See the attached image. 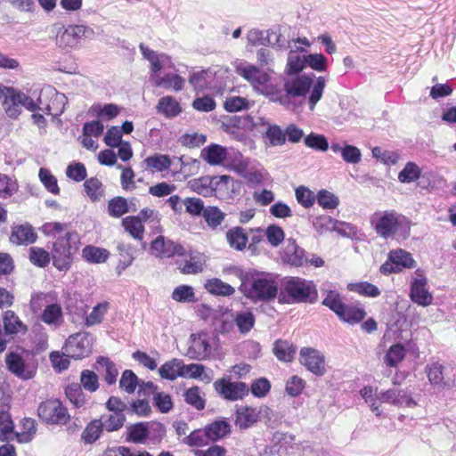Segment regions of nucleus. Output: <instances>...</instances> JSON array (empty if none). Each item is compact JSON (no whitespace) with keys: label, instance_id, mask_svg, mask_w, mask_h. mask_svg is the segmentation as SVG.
Returning a JSON list of instances; mask_svg holds the SVG:
<instances>
[{"label":"nucleus","instance_id":"obj_35","mask_svg":"<svg viewBox=\"0 0 456 456\" xmlns=\"http://www.w3.org/2000/svg\"><path fill=\"white\" fill-rule=\"evenodd\" d=\"M183 361L177 358H173L166 362L159 369V376L167 380H175L178 377H182L183 373Z\"/></svg>","mask_w":456,"mask_h":456},{"label":"nucleus","instance_id":"obj_17","mask_svg":"<svg viewBox=\"0 0 456 456\" xmlns=\"http://www.w3.org/2000/svg\"><path fill=\"white\" fill-rule=\"evenodd\" d=\"M299 362L307 370L318 377L323 376L327 371L325 356L315 348H301L299 352Z\"/></svg>","mask_w":456,"mask_h":456},{"label":"nucleus","instance_id":"obj_53","mask_svg":"<svg viewBox=\"0 0 456 456\" xmlns=\"http://www.w3.org/2000/svg\"><path fill=\"white\" fill-rule=\"evenodd\" d=\"M14 425L10 414L6 411L0 412V440L9 442L13 439Z\"/></svg>","mask_w":456,"mask_h":456},{"label":"nucleus","instance_id":"obj_27","mask_svg":"<svg viewBox=\"0 0 456 456\" xmlns=\"http://www.w3.org/2000/svg\"><path fill=\"white\" fill-rule=\"evenodd\" d=\"M285 261L296 267L303 266L308 263L305 250L299 247L295 240H289L284 252Z\"/></svg>","mask_w":456,"mask_h":456},{"label":"nucleus","instance_id":"obj_41","mask_svg":"<svg viewBox=\"0 0 456 456\" xmlns=\"http://www.w3.org/2000/svg\"><path fill=\"white\" fill-rule=\"evenodd\" d=\"M65 395L73 407L78 409L86 405V399L78 383H71L65 387Z\"/></svg>","mask_w":456,"mask_h":456},{"label":"nucleus","instance_id":"obj_9","mask_svg":"<svg viewBox=\"0 0 456 456\" xmlns=\"http://www.w3.org/2000/svg\"><path fill=\"white\" fill-rule=\"evenodd\" d=\"M215 392L224 400L235 402L249 394V387L241 381H233L232 376L217 379L213 383Z\"/></svg>","mask_w":456,"mask_h":456},{"label":"nucleus","instance_id":"obj_45","mask_svg":"<svg viewBox=\"0 0 456 456\" xmlns=\"http://www.w3.org/2000/svg\"><path fill=\"white\" fill-rule=\"evenodd\" d=\"M146 167L151 172H163L171 166V159L167 155L154 154L144 159Z\"/></svg>","mask_w":456,"mask_h":456},{"label":"nucleus","instance_id":"obj_12","mask_svg":"<svg viewBox=\"0 0 456 456\" xmlns=\"http://www.w3.org/2000/svg\"><path fill=\"white\" fill-rule=\"evenodd\" d=\"M417 263L412 255L403 249H392L389 251L387 260L381 265L379 271L382 274L388 275L391 273H401L404 269H412Z\"/></svg>","mask_w":456,"mask_h":456},{"label":"nucleus","instance_id":"obj_51","mask_svg":"<svg viewBox=\"0 0 456 456\" xmlns=\"http://www.w3.org/2000/svg\"><path fill=\"white\" fill-rule=\"evenodd\" d=\"M406 350L401 344H395L389 347L386 355L385 362L389 367H397L403 361Z\"/></svg>","mask_w":456,"mask_h":456},{"label":"nucleus","instance_id":"obj_36","mask_svg":"<svg viewBox=\"0 0 456 456\" xmlns=\"http://www.w3.org/2000/svg\"><path fill=\"white\" fill-rule=\"evenodd\" d=\"M184 401L197 411H202L206 407L207 400L205 394L202 393L199 386H192L185 390L183 394Z\"/></svg>","mask_w":456,"mask_h":456},{"label":"nucleus","instance_id":"obj_8","mask_svg":"<svg viewBox=\"0 0 456 456\" xmlns=\"http://www.w3.org/2000/svg\"><path fill=\"white\" fill-rule=\"evenodd\" d=\"M240 291L253 301L268 302L274 299L278 294V284L275 279L265 275L254 278L250 287L241 284Z\"/></svg>","mask_w":456,"mask_h":456},{"label":"nucleus","instance_id":"obj_2","mask_svg":"<svg viewBox=\"0 0 456 456\" xmlns=\"http://www.w3.org/2000/svg\"><path fill=\"white\" fill-rule=\"evenodd\" d=\"M322 305L331 310L341 322L351 325L361 323L367 315V312L360 303L346 304L341 294L333 289L326 292Z\"/></svg>","mask_w":456,"mask_h":456},{"label":"nucleus","instance_id":"obj_13","mask_svg":"<svg viewBox=\"0 0 456 456\" xmlns=\"http://www.w3.org/2000/svg\"><path fill=\"white\" fill-rule=\"evenodd\" d=\"M232 178L230 175H220L215 177L201 176L200 178L192 179L188 183L190 189L203 196H210L213 192H216L223 187L227 189Z\"/></svg>","mask_w":456,"mask_h":456},{"label":"nucleus","instance_id":"obj_24","mask_svg":"<svg viewBox=\"0 0 456 456\" xmlns=\"http://www.w3.org/2000/svg\"><path fill=\"white\" fill-rule=\"evenodd\" d=\"M227 155V149L216 143H211L200 151V158L210 166L223 165Z\"/></svg>","mask_w":456,"mask_h":456},{"label":"nucleus","instance_id":"obj_58","mask_svg":"<svg viewBox=\"0 0 456 456\" xmlns=\"http://www.w3.org/2000/svg\"><path fill=\"white\" fill-rule=\"evenodd\" d=\"M39 178L45 189L53 195H58L61 191L56 177L46 168H40Z\"/></svg>","mask_w":456,"mask_h":456},{"label":"nucleus","instance_id":"obj_37","mask_svg":"<svg viewBox=\"0 0 456 456\" xmlns=\"http://www.w3.org/2000/svg\"><path fill=\"white\" fill-rule=\"evenodd\" d=\"M121 224L125 231L135 240H142L144 235V226L141 219L135 216H128L122 219Z\"/></svg>","mask_w":456,"mask_h":456},{"label":"nucleus","instance_id":"obj_39","mask_svg":"<svg viewBox=\"0 0 456 456\" xmlns=\"http://www.w3.org/2000/svg\"><path fill=\"white\" fill-rule=\"evenodd\" d=\"M84 190L93 202H97L104 196V187L97 177H90L84 182Z\"/></svg>","mask_w":456,"mask_h":456},{"label":"nucleus","instance_id":"obj_19","mask_svg":"<svg viewBox=\"0 0 456 456\" xmlns=\"http://www.w3.org/2000/svg\"><path fill=\"white\" fill-rule=\"evenodd\" d=\"M150 428L156 430L160 437L166 433L164 425L159 422H152L151 424L148 422H139L127 428L126 440L135 444H143L149 436Z\"/></svg>","mask_w":456,"mask_h":456},{"label":"nucleus","instance_id":"obj_21","mask_svg":"<svg viewBox=\"0 0 456 456\" xmlns=\"http://www.w3.org/2000/svg\"><path fill=\"white\" fill-rule=\"evenodd\" d=\"M380 403H387L396 406L413 407L416 402L411 398V395L403 389H388L382 391L378 395Z\"/></svg>","mask_w":456,"mask_h":456},{"label":"nucleus","instance_id":"obj_7","mask_svg":"<svg viewBox=\"0 0 456 456\" xmlns=\"http://www.w3.org/2000/svg\"><path fill=\"white\" fill-rule=\"evenodd\" d=\"M0 99L6 115L17 118L22 112V108L28 111L37 110V104L25 93L13 87L5 86L0 83Z\"/></svg>","mask_w":456,"mask_h":456},{"label":"nucleus","instance_id":"obj_60","mask_svg":"<svg viewBox=\"0 0 456 456\" xmlns=\"http://www.w3.org/2000/svg\"><path fill=\"white\" fill-rule=\"evenodd\" d=\"M338 224V220L327 215L319 216L313 222L314 229L321 234L328 231L336 230Z\"/></svg>","mask_w":456,"mask_h":456},{"label":"nucleus","instance_id":"obj_38","mask_svg":"<svg viewBox=\"0 0 456 456\" xmlns=\"http://www.w3.org/2000/svg\"><path fill=\"white\" fill-rule=\"evenodd\" d=\"M185 80L179 75L174 73L166 74L163 77H158L154 85L165 89H173L175 92L183 90L184 87Z\"/></svg>","mask_w":456,"mask_h":456},{"label":"nucleus","instance_id":"obj_22","mask_svg":"<svg viewBox=\"0 0 456 456\" xmlns=\"http://www.w3.org/2000/svg\"><path fill=\"white\" fill-rule=\"evenodd\" d=\"M10 242L17 246H28L37 240V233L31 224H18L12 227Z\"/></svg>","mask_w":456,"mask_h":456},{"label":"nucleus","instance_id":"obj_50","mask_svg":"<svg viewBox=\"0 0 456 456\" xmlns=\"http://www.w3.org/2000/svg\"><path fill=\"white\" fill-rule=\"evenodd\" d=\"M171 297L173 300L179 303H196L198 301L194 289L190 285L177 286L173 290Z\"/></svg>","mask_w":456,"mask_h":456},{"label":"nucleus","instance_id":"obj_54","mask_svg":"<svg viewBox=\"0 0 456 456\" xmlns=\"http://www.w3.org/2000/svg\"><path fill=\"white\" fill-rule=\"evenodd\" d=\"M205 266L206 260L203 256H191L179 270L183 274H198L204 271Z\"/></svg>","mask_w":456,"mask_h":456},{"label":"nucleus","instance_id":"obj_16","mask_svg":"<svg viewBox=\"0 0 456 456\" xmlns=\"http://www.w3.org/2000/svg\"><path fill=\"white\" fill-rule=\"evenodd\" d=\"M4 362L7 370L22 380L31 379L37 373V367L27 362L18 353L10 352L6 354Z\"/></svg>","mask_w":456,"mask_h":456},{"label":"nucleus","instance_id":"obj_31","mask_svg":"<svg viewBox=\"0 0 456 456\" xmlns=\"http://www.w3.org/2000/svg\"><path fill=\"white\" fill-rule=\"evenodd\" d=\"M226 240L230 248L237 251H242L246 248L248 236L245 230L240 226H235L226 232Z\"/></svg>","mask_w":456,"mask_h":456},{"label":"nucleus","instance_id":"obj_47","mask_svg":"<svg viewBox=\"0 0 456 456\" xmlns=\"http://www.w3.org/2000/svg\"><path fill=\"white\" fill-rule=\"evenodd\" d=\"M209 344L201 336L194 337L189 346L188 354L191 358L202 359L209 353Z\"/></svg>","mask_w":456,"mask_h":456},{"label":"nucleus","instance_id":"obj_56","mask_svg":"<svg viewBox=\"0 0 456 456\" xmlns=\"http://www.w3.org/2000/svg\"><path fill=\"white\" fill-rule=\"evenodd\" d=\"M29 260L34 265L45 267L51 260L50 253L43 248L31 247L29 248Z\"/></svg>","mask_w":456,"mask_h":456},{"label":"nucleus","instance_id":"obj_20","mask_svg":"<svg viewBox=\"0 0 456 456\" xmlns=\"http://www.w3.org/2000/svg\"><path fill=\"white\" fill-rule=\"evenodd\" d=\"M64 349L71 358L81 359L88 355L91 346L88 338L77 333L68 338Z\"/></svg>","mask_w":456,"mask_h":456},{"label":"nucleus","instance_id":"obj_23","mask_svg":"<svg viewBox=\"0 0 456 456\" xmlns=\"http://www.w3.org/2000/svg\"><path fill=\"white\" fill-rule=\"evenodd\" d=\"M3 327L4 335L9 336L24 335L28 331V326L12 310H7L3 314Z\"/></svg>","mask_w":456,"mask_h":456},{"label":"nucleus","instance_id":"obj_49","mask_svg":"<svg viewBox=\"0 0 456 456\" xmlns=\"http://www.w3.org/2000/svg\"><path fill=\"white\" fill-rule=\"evenodd\" d=\"M110 308V303L101 302L93 307L91 313L86 317L85 324L88 327L100 324Z\"/></svg>","mask_w":456,"mask_h":456},{"label":"nucleus","instance_id":"obj_14","mask_svg":"<svg viewBox=\"0 0 456 456\" xmlns=\"http://www.w3.org/2000/svg\"><path fill=\"white\" fill-rule=\"evenodd\" d=\"M416 278L411 281L410 299L418 305L427 307L432 305L434 297L428 289V279L422 269L415 271Z\"/></svg>","mask_w":456,"mask_h":456},{"label":"nucleus","instance_id":"obj_34","mask_svg":"<svg viewBox=\"0 0 456 456\" xmlns=\"http://www.w3.org/2000/svg\"><path fill=\"white\" fill-rule=\"evenodd\" d=\"M110 251L94 245H86L82 249V257L89 264H102L110 257Z\"/></svg>","mask_w":456,"mask_h":456},{"label":"nucleus","instance_id":"obj_18","mask_svg":"<svg viewBox=\"0 0 456 456\" xmlns=\"http://www.w3.org/2000/svg\"><path fill=\"white\" fill-rule=\"evenodd\" d=\"M151 253L159 258H169L174 256H182L185 254L184 248L171 240H167L163 235L158 236L151 242Z\"/></svg>","mask_w":456,"mask_h":456},{"label":"nucleus","instance_id":"obj_44","mask_svg":"<svg viewBox=\"0 0 456 456\" xmlns=\"http://www.w3.org/2000/svg\"><path fill=\"white\" fill-rule=\"evenodd\" d=\"M101 419H93L86 426L81 434V439L85 444H94L97 441L103 430Z\"/></svg>","mask_w":456,"mask_h":456},{"label":"nucleus","instance_id":"obj_42","mask_svg":"<svg viewBox=\"0 0 456 456\" xmlns=\"http://www.w3.org/2000/svg\"><path fill=\"white\" fill-rule=\"evenodd\" d=\"M107 210L110 216L119 218L130 211L127 200L121 196H116L108 201Z\"/></svg>","mask_w":456,"mask_h":456},{"label":"nucleus","instance_id":"obj_57","mask_svg":"<svg viewBox=\"0 0 456 456\" xmlns=\"http://www.w3.org/2000/svg\"><path fill=\"white\" fill-rule=\"evenodd\" d=\"M81 387L90 393L95 392L99 388V378L98 375L90 370H84L80 375Z\"/></svg>","mask_w":456,"mask_h":456},{"label":"nucleus","instance_id":"obj_30","mask_svg":"<svg viewBox=\"0 0 456 456\" xmlns=\"http://www.w3.org/2000/svg\"><path fill=\"white\" fill-rule=\"evenodd\" d=\"M444 366L438 362L428 363L425 367V373L429 383L434 387H449L450 384L444 379Z\"/></svg>","mask_w":456,"mask_h":456},{"label":"nucleus","instance_id":"obj_1","mask_svg":"<svg viewBox=\"0 0 456 456\" xmlns=\"http://www.w3.org/2000/svg\"><path fill=\"white\" fill-rule=\"evenodd\" d=\"M317 298L318 291L313 281L300 277H288L283 281L279 301L288 304H313Z\"/></svg>","mask_w":456,"mask_h":456},{"label":"nucleus","instance_id":"obj_59","mask_svg":"<svg viewBox=\"0 0 456 456\" xmlns=\"http://www.w3.org/2000/svg\"><path fill=\"white\" fill-rule=\"evenodd\" d=\"M126 422L125 413L112 412L102 421V425L108 432L119 430Z\"/></svg>","mask_w":456,"mask_h":456},{"label":"nucleus","instance_id":"obj_10","mask_svg":"<svg viewBox=\"0 0 456 456\" xmlns=\"http://www.w3.org/2000/svg\"><path fill=\"white\" fill-rule=\"evenodd\" d=\"M238 74L248 81L252 86L264 95H273L276 92L270 76L253 65L238 69Z\"/></svg>","mask_w":456,"mask_h":456},{"label":"nucleus","instance_id":"obj_4","mask_svg":"<svg viewBox=\"0 0 456 456\" xmlns=\"http://www.w3.org/2000/svg\"><path fill=\"white\" fill-rule=\"evenodd\" d=\"M80 246L79 234L75 232H67L53 242L52 257L53 265L60 271L69 270L73 263L74 256Z\"/></svg>","mask_w":456,"mask_h":456},{"label":"nucleus","instance_id":"obj_29","mask_svg":"<svg viewBox=\"0 0 456 456\" xmlns=\"http://www.w3.org/2000/svg\"><path fill=\"white\" fill-rule=\"evenodd\" d=\"M58 296L55 292H37L31 296L29 301L30 311L37 314L42 313L45 308H47L54 301H57Z\"/></svg>","mask_w":456,"mask_h":456},{"label":"nucleus","instance_id":"obj_40","mask_svg":"<svg viewBox=\"0 0 456 456\" xmlns=\"http://www.w3.org/2000/svg\"><path fill=\"white\" fill-rule=\"evenodd\" d=\"M347 289L349 291L365 297H378L381 294L380 289L376 285L368 281L349 283Z\"/></svg>","mask_w":456,"mask_h":456},{"label":"nucleus","instance_id":"obj_3","mask_svg":"<svg viewBox=\"0 0 456 456\" xmlns=\"http://www.w3.org/2000/svg\"><path fill=\"white\" fill-rule=\"evenodd\" d=\"M370 222L376 233L383 239L394 238L401 230L410 232V220L395 210L376 211Z\"/></svg>","mask_w":456,"mask_h":456},{"label":"nucleus","instance_id":"obj_33","mask_svg":"<svg viewBox=\"0 0 456 456\" xmlns=\"http://www.w3.org/2000/svg\"><path fill=\"white\" fill-rule=\"evenodd\" d=\"M205 289L211 295L217 297H231L235 293V289L219 278H211L206 281Z\"/></svg>","mask_w":456,"mask_h":456},{"label":"nucleus","instance_id":"obj_43","mask_svg":"<svg viewBox=\"0 0 456 456\" xmlns=\"http://www.w3.org/2000/svg\"><path fill=\"white\" fill-rule=\"evenodd\" d=\"M297 348L288 341L279 339L274 343L273 354L278 360L290 362L296 354Z\"/></svg>","mask_w":456,"mask_h":456},{"label":"nucleus","instance_id":"obj_32","mask_svg":"<svg viewBox=\"0 0 456 456\" xmlns=\"http://www.w3.org/2000/svg\"><path fill=\"white\" fill-rule=\"evenodd\" d=\"M158 113L162 114L167 118H172L182 112L180 103L173 96H164L159 100L156 106Z\"/></svg>","mask_w":456,"mask_h":456},{"label":"nucleus","instance_id":"obj_46","mask_svg":"<svg viewBox=\"0 0 456 456\" xmlns=\"http://www.w3.org/2000/svg\"><path fill=\"white\" fill-rule=\"evenodd\" d=\"M202 217L211 229H216L224 221L225 214L216 206H208Z\"/></svg>","mask_w":456,"mask_h":456},{"label":"nucleus","instance_id":"obj_6","mask_svg":"<svg viewBox=\"0 0 456 456\" xmlns=\"http://www.w3.org/2000/svg\"><path fill=\"white\" fill-rule=\"evenodd\" d=\"M325 86L326 80L323 77H318L314 83L313 78L302 75L287 81L284 85V89L289 95L299 97L306 95L311 87H313L309 96V108L311 110H314L322 96Z\"/></svg>","mask_w":456,"mask_h":456},{"label":"nucleus","instance_id":"obj_28","mask_svg":"<svg viewBox=\"0 0 456 456\" xmlns=\"http://www.w3.org/2000/svg\"><path fill=\"white\" fill-rule=\"evenodd\" d=\"M40 320L49 326H60L63 321V311L61 304L54 301L40 313Z\"/></svg>","mask_w":456,"mask_h":456},{"label":"nucleus","instance_id":"obj_26","mask_svg":"<svg viewBox=\"0 0 456 456\" xmlns=\"http://www.w3.org/2000/svg\"><path fill=\"white\" fill-rule=\"evenodd\" d=\"M259 411L251 406H240L235 411L234 424L240 429L253 426L259 419Z\"/></svg>","mask_w":456,"mask_h":456},{"label":"nucleus","instance_id":"obj_64","mask_svg":"<svg viewBox=\"0 0 456 456\" xmlns=\"http://www.w3.org/2000/svg\"><path fill=\"white\" fill-rule=\"evenodd\" d=\"M66 175L77 183L86 181L87 176L86 166L81 162L69 164L66 169Z\"/></svg>","mask_w":456,"mask_h":456},{"label":"nucleus","instance_id":"obj_55","mask_svg":"<svg viewBox=\"0 0 456 456\" xmlns=\"http://www.w3.org/2000/svg\"><path fill=\"white\" fill-rule=\"evenodd\" d=\"M295 196L298 204L305 208H310L314 206L317 200V195L314 193L309 188L300 185L295 190Z\"/></svg>","mask_w":456,"mask_h":456},{"label":"nucleus","instance_id":"obj_52","mask_svg":"<svg viewBox=\"0 0 456 456\" xmlns=\"http://www.w3.org/2000/svg\"><path fill=\"white\" fill-rule=\"evenodd\" d=\"M421 175V169L419 167L412 162L409 161L405 164L403 170L398 174V180L403 183H410L417 181Z\"/></svg>","mask_w":456,"mask_h":456},{"label":"nucleus","instance_id":"obj_62","mask_svg":"<svg viewBox=\"0 0 456 456\" xmlns=\"http://www.w3.org/2000/svg\"><path fill=\"white\" fill-rule=\"evenodd\" d=\"M138 385V378L131 370L123 371L119 380V387L128 394H133Z\"/></svg>","mask_w":456,"mask_h":456},{"label":"nucleus","instance_id":"obj_63","mask_svg":"<svg viewBox=\"0 0 456 456\" xmlns=\"http://www.w3.org/2000/svg\"><path fill=\"white\" fill-rule=\"evenodd\" d=\"M316 200L324 209H335L339 204L338 198L327 190L318 191Z\"/></svg>","mask_w":456,"mask_h":456},{"label":"nucleus","instance_id":"obj_5","mask_svg":"<svg viewBox=\"0 0 456 456\" xmlns=\"http://www.w3.org/2000/svg\"><path fill=\"white\" fill-rule=\"evenodd\" d=\"M38 418L49 425L67 426L69 434H74L79 429L71 417L67 407L59 399H47L40 403L37 408Z\"/></svg>","mask_w":456,"mask_h":456},{"label":"nucleus","instance_id":"obj_15","mask_svg":"<svg viewBox=\"0 0 456 456\" xmlns=\"http://www.w3.org/2000/svg\"><path fill=\"white\" fill-rule=\"evenodd\" d=\"M37 110H43L46 115L58 117L65 109V95L54 89L41 93L37 99Z\"/></svg>","mask_w":456,"mask_h":456},{"label":"nucleus","instance_id":"obj_11","mask_svg":"<svg viewBox=\"0 0 456 456\" xmlns=\"http://www.w3.org/2000/svg\"><path fill=\"white\" fill-rule=\"evenodd\" d=\"M94 34V29L86 25L62 27L56 34V44L62 49L73 48L79 44L81 39L90 37Z\"/></svg>","mask_w":456,"mask_h":456},{"label":"nucleus","instance_id":"obj_48","mask_svg":"<svg viewBox=\"0 0 456 456\" xmlns=\"http://www.w3.org/2000/svg\"><path fill=\"white\" fill-rule=\"evenodd\" d=\"M96 363L104 369L103 378L108 385H113L117 381L118 370L115 363L110 358L100 356L97 358Z\"/></svg>","mask_w":456,"mask_h":456},{"label":"nucleus","instance_id":"obj_25","mask_svg":"<svg viewBox=\"0 0 456 456\" xmlns=\"http://www.w3.org/2000/svg\"><path fill=\"white\" fill-rule=\"evenodd\" d=\"M207 436L211 442H217L228 435L232 431V426L225 418H218L205 426Z\"/></svg>","mask_w":456,"mask_h":456},{"label":"nucleus","instance_id":"obj_61","mask_svg":"<svg viewBox=\"0 0 456 456\" xmlns=\"http://www.w3.org/2000/svg\"><path fill=\"white\" fill-rule=\"evenodd\" d=\"M18 191V183L9 175L0 173V198L6 199Z\"/></svg>","mask_w":456,"mask_h":456}]
</instances>
